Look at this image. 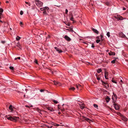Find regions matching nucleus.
I'll return each mask as SVG.
<instances>
[{
  "label": "nucleus",
  "mask_w": 128,
  "mask_h": 128,
  "mask_svg": "<svg viewBox=\"0 0 128 128\" xmlns=\"http://www.w3.org/2000/svg\"><path fill=\"white\" fill-rule=\"evenodd\" d=\"M5 116L8 120H10L12 121L16 122L19 118L16 116H13L12 117L10 116L8 117V116Z\"/></svg>",
  "instance_id": "obj_1"
},
{
  "label": "nucleus",
  "mask_w": 128,
  "mask_h": 128,
  "mask_svg": "<svg viewBox=\"0 0 128 128\" xmlns=\"http://www.w3.org/2000/svg\"><path fill=\"white\" fill-rule=\"evenodd\" d=\"M35 3L37 6L40 7L42 6L43 4L42 2L38 0H35Z\"/></svg>",
  "instance_id": "obj_2"
},
{
  "label": "nucleus",
  "mask_w": 128,
  "mask_h": 128,
  "mask_svg": "<svg viewBox=\"0 0 128 128\" xmlns=\"http://www.w3.org/2000/svg\"><path fill=\"white\" fill-rule=\"evenodd\" d=\"M80 117L81 119L83 120V121L86 120L88 122H90V121L89 119L87 118L86 117L83 116H80Z\"/></svg>",
  "instance_id": "obj_3"
},
{
  "label": "nucleus",
  "mask_w": 128,
  "mask_h": 128,
  "mask_svg": "<svg viewBox=\"0 0 128 128\" xmlns=\"http://www.w3.org/2000/svg\"><path fill=\"white\" fill-rule=\"evenodd\" d=\"M101 81L102 83V85L104 86L105 88H107L109 87V85L107 82H104L102 80Z\"/></svg>",
  "instance_id": "obj_4"
},
{
  "label": "nucleus",
  "mask_w": 128,
  "mask_h": 128,
  "mask_svg": "<svg viewBox=\"0 0 128 128\" xmlns=\"http://www.w3.org/2000/svg\"><path fill=\"white\" fill-rule=\"evenodd\" d=\"M114 106L116 110H118L119 109L120 106L118 104L114 103Z\"/></svg>",
  "instance_id": "obj_5"
},
{
  "label": "nucleus",
  "mask_w": 128,
  "mask_h": 128,
  "mask_svg": "<svg viewBox=\"0 0 128 128\" xmlns=\"http://www.w3.org/2000/svg\"><path fill=\"white\" fill-rule=\"evenodd\" d=\"M54 48L56 50V51H57L58 52V53H60L62 52V50H60L58 48L56 47H54Z\"/></svg>",
  "instance_id": "obj_6"
},
{
  "label": "nucleus",
  "mask_w": 128,
  "mask_h": 128,
  "mask_svg": "<svg viewBox=\"0 0 128 128\" xmlns=\"http://www.w3.org/2000/svg\"><path fill=\"white\" fill-rule=\"evenodd\" d=\"M116 18L118 19V20H122L124 19L123 18L122 16L120 15H118Z\"/></svg>",
  "instance_id": "obj_7"
},
{
  "label": "nucleus",
  "mask_w": 128,
  "mask_h": 128,
  "mask_svg": "<svg viewBox=\"0 0 128 128\" xmlns=\"http://www.w3.org/2000/svg\"><path fill=\"white\" fill-rule=\"evenodd\" d=\"M46 9H47V11L48 12V10H49V8L47 6H46L44 7L41 8L40 10L42 11H43L44 10Z\"/></svg>",
  "instance_id": "obj_8"
},
{
  "label": "nucleus",
  "mask_w": 128,
  "mask_h": 128,
  "mask_svg": "<svg viewBox=\"0 0 128 128\" xmlns=\"http://www.w3.org/2000/svg\"><path fill=\"white\" fill-rule=\"evenodd\" d=\"M119 114L120 115H121V116H122V118L123 120L125 121H126L127 120V118L126 117L124 116H123L120 113H119Z\"/></svg>",
  "instance_id": "obj_9"
},
{
  "label": "nucleus",
  "mask_w": 128,
  "mask_h": 128,
  "mask_svg": "<svg viewBox=\"0 0 128 128\" xmlns=\"http://www.w3.org/2000/svg\"><path fill=\"white\" fill-rule=\"evenodd\" d=\"M65 39L68 41H70L71 40V39L68 36L66 35L64 37Z\"/></svg>",
  "instance_id": "obj_10"
},
{
  "label": "nucleus",
  "mask_w": 128,
  "mask_h": 128,
  "mask_svg": "<svg viewBox=\"0 0 128 128\" xmlns=\"http://www.w3.org/2000/svg\"><path fill=\"white\" fill-rule=\"evenodd\" d=\"M48 12L47 11V9H46L43 11V13L45 15H48Z\"/></svg>",
  "instance_id": "obj_11"
},
{
  "label": "nucleus",
  "mask_w": 128,
  "mask_h": 128,
  "mask_svg": "<svg viewBox=\"0 0 128 128\" xmlns=\"http://www.w3.org/2000/svg\"><path fill=\"white\" fill-rule=\"evenodd\" d=\"M108 73L107 72L105 71L104 72V76L105 78L107 80L108 79Z\"/></svg>",
  "instance_id": "obj_12"
},
{
  "label": "nucleus",
  "mask_w": 128,
  "mask_h": 128,
  "mask_svg": "<svg viewBox=\"0 0 128 128\" xmlns=\"http://www.w3.org/2000/svg\"><path fill=\"white\" fill-rule=\"evenodd\" d=\"M92 30L94 33L97 34H98L99 32L93 28L92 29Z\"/></svg>",
  "instance_id": "obj_13"
},
{
  "label": "nucleus",
  "mask_w": 128,
  "mask_h": 128,
  "mask_svg": "<svg viewBox=\"0 0 128 128\" xmlns=\"http://www.w3.org/2000/svg\"><path fill=\"white\" fill-rule=\"evenodd\" d=\"M14 107H13L12 105H10L9 107V109L11 110V111H12L13 110V108Z\"/></svg>",
  "instance_id": "obj_14"
},
{
  "label": "nucleus",
  "mask_w": 128,
  "mask_h": 128,
  "mask_svg": "<svg viewBox=\"0 0 128 128\" xmlns=\"http://www.w3.org/2000/svg\"><path fill=\"white\" fill-rule=\"evenodd\" d=\"M106 101L107 102H108L110 101V98H109V97L107 96L106 97Z\"/></svg>",
  "instance_id": "obj_15"
},
{
  "label": "nucleus",
  "mask_w": 128,
  "mask_h": 128,
  "mask_svg": "<svg viewBox=\"0 0 128 128\" xmlns=\"http://www.w3.org/2000/svg\"><path fill=\"white\" fill-rule=\"evenodd\" d=\"M120 36L124 38V37H126L125 35L124 34L122 33H120Z\"/></svg>",
  "instance_id": "obj_16"
},
{
  "label": "nucleus",
  "mask_w": 128,
  "mask_h": 128,
  "mask_svg": "<svg viewBox=\"0 0 128 128\" xmlns=\"http://www.w3.org/2000/svg\"><path fill=\"white\" fill-rule=\"evenodd\" d=\"M54 84L55 85H60V83L58 82H56L55 81H54Z\"/></svg>",
  "instance_id": "obj_17"
},
{
  "label": "nucleus",
  "mask_w": 128,
  "mask_h": 128,
  "mask_svg": "<svg viewBox=\"0 0 128 128\" xmlns=\"http://www.w3.org/2000/svg\"><path fill=\"white\" fill-rule=\"evenodd\" d=\"M3 10L2 8H0V18H1V16L2 14V13L3 12Z\"/></svg>",
  "instance_id": "obj_18"
},
{
  "label": "nucleus",
  "mask_w": 128,
  "mask_h": 128,
  "mask_svg": "<svg viewBox=\"0 0 128 128\" xmlns=\"http://www.w3.org/2000/svg\"><path fill=\"white\" fill-rule=\"evenodd\" d=\"M76 87L78 89H79V88H80V89H81V88L82 87V86L80 85V84H78V85H76Z\"/></svg>",
  "instance_id": "obj_19"
},
{
  "label": "nucleus",
  "mask_w": 128,
  "mask_h": 128,
  "mask_svg": "<svg viewBox=\"0 0 128 128\" xmlns=\"http://www.w3.org/2000/svg\"><path fill=\"white\" fill-rule=\"evenodd\" d=\"M47 108L48 110H50L51 112H52L54 111L53 109L51 108L48 107Z\"/></svg>",
  "instance_id": "obj_20"
},
{
  "label": "nucleus",
  "mask_w": 128,
  "mask_h": 128,
  "mask_svg": "<svg viewBox=\"0 0 128 128\" xmlns=\"http://www.w3.org/2000/svg\"><path fill=\"white\" fill-rule=\"evenodd\" d=\"M113 96H114V97H115L116 99L117 98V96L116 95V94H114V93H113V96H112V99L113 100Z\"/></svg>",
  "instance_id": "obj_21"
},
{
  "label": "nucleus",
  "mask_w": 128,
  "mask_h": 128,
  "mask_svg": "<svg viewBox=\"0 0 128 128\" xmlns=\"http://www.w3.org/2000/svg\"><path fill=\"white\" fill-rule=\"evenodd\" d=\"M84 104H83L82 105L80 106V108L81 109H83L84 108Z\"/></svg>",
  "instance_id": "obj_22"
},
{
  "label": "nucleus",
  "mask_w": 128,
  "mask_h": 128,
  "mask_svg": "<svg viewBox=\"0 0 128 128\" xmlns=\"http://www.w3.org/2000/svg\"><path fill=\"white\" fill-rule=\"evenodd\" d=\"M108 54L110 55H115V53H114L113 52H112V53H110L109 52Z\"/></svg>",
  "instance_id": "obj_23"
},
{
  "label": "nucleus",
  "mask_w": 128,
  "mask_h": 128,
  "mask_svg": "<svg viewBox=\"0 0 128 128\" xmlns=\"http://www.w3.org/2000/svg\"><path fill=\"white\" fill-rule=\"evenodd\" d=\"M94 106L95 108L98 109V105L96 104H94Z\"/></svg>",
  "instance_id": "obj_24"
},
{
  "label": "nucleus",
  "mask_w": 128,
  "mask_h": 128,
  "mask_svg": "<svg viewBox=\"0 0 128 128\" xmlns=\"http://www.w3.org/2000/svg\"><path fill=\"white\" fill-rule=\"evenodd\" d=\"M36 110L39 113H40L41 112V110L38 108H36Z\"/></svg>",
  "instance_id": "obj_25"
},
{
  "label": "nucleus",
  "mask_w": 128,
  "mask_h": 128,
  "mask_svg": "<svg viewBox=\"0 0 128 128\" xmlns=\"http://www.w3.org/2000/svg\"><path fill=\"white\" fill-rule=\"evenodd\" d=\"M102 70L100 69H98L97 70V72L98 73H100L102 71Z\"/></svg>",
  "instance_id": "obj_26"
},
{
  "label": "nucleus",
  "mask_w": 128,
  "mask_h": 128,
  "mask_svg": "<svg viewBox=\"0 0 128 128\" xmlns=\"http://www.w3.org/2000/svg\"><path fill=\"white\" fill-rule=\"evenodd\" d=\"M20 38L18 36H17L16 38V39L17 40H19Z\"/></svg>",
  "instance_id": "obj_27"
},
{
  "label": "nucleus",
  "mask_w": 128,
  "mask_h": 128,
  "mask_svg": "<svg viewBox=\"0 0 128 128\" xmlns=\"http://www.w3.org/2000/svg\"><path fill=\"white\" fill-rule=\"evenodd\" d=\"M106 35L108 38H109L110 36V32H107L106 34Z\"/></svg>",
  "instance_id": "obj_28"
},
{
  "label": "nucleus",
  "mask_w": 128,
  "mask_h": 128,
  "mask_svg": "<svg viewBox=\"0 0 128 128\" xmlns=\"http://www.w3.org/2000/svg\"><path fill=\"white\" fill-rule=\"evenodd\" d=\"M105 4H106L108 6H109L110 5V3L109 2H106Z\"/></svg>",
  "instance_id": "obj_29"
},
{
  "label": "nucleus",
  "mask_w": 128,
  "mask_h": 128,
  "mask_svg": "<svg viewBox=\"0 0 128 128\" xmlns=\"http://www.w3.org/2000/svg\"><path fill=\"white\" fill-rule=\"evenodd\" d=\"M25 2L26 4L28 5L29 6H30V3H28L26 2Z\"/></svg>",
  "instance_id": "obj_30"
},
{
  "label": "nucleus",
  "mask_w": 128,
  "mask_h": 128,
  "mask_svg": "<svg viewBox=\"0 0 128 128\" xmlns=\"http://www.w3.org/2000/svg\"><path fill=\"white\" fill-rule=\"evenodd\" d=\"M75 89V88L74 87H72L70 88V90H74Z\"/></svg>",
  "instance_id": "obj_31"
},
{
  "label": "nucleus",
  "mask_w": 128,
  "mask_h": 128,
  "mask_svg": "<svg viewBox=\"0 0 128 128\" xmlns=\"http://www.w3.org/2000/svg\"><path fill=\"white\" fill-rule=\"evenodd\" d=\"M116 60H112V61L111 62L112 63L114 64V63H115Z\"/></svg>",
  "instance_id": "obj_32"
},
{
  "label": "nucleus",
  "mask_w": 128,
  "mask_h": 128,
  "mask_svg": "<svg viewBox=\"0 0 128 128\" xmlns=\"http://www.w3.org/2000/svg\"><path fill=\"white\" fill-rule=\"evenodd\" d=\"M103 36L102 35H100V39L102 41L103 40Z\"/></svg>",
  "instance_id": "obj_33"
},
{
  "label": "nucleus",
  "mask_w": 128,
  "mask_h": 128,
  "mask_svg": "<svg viewBox=\"0 0 128 128\" xmlns=\"http://www.w3.org/2000/svg\"><path fill=\"white\" fill-rule=\"evenodd\" d=\"M10 70H14V68L12 66H10Z\"/></svg>",
  "instance_id": "obj_34"
},
{
  "label": "nucleus",
  "mask_w": 128,
  "mask_h": 128,
  "mask_svg": "<svg viewBox=\"0 0 128 128\" xmlns=\"http://www.w3.org/2000/svg\"><path fill=\"white\" fill-rule=\"evenodd\" d=\"M23 14V11L22 10L20 11V14L21 15H22Z\"/></svg>",
  "instance_id": "obj_35"
},
{
  "label": "nucleus",
  "mask_w": 128,
  "mask_h": 128,
  "mask_svg": "<svg viewBox=\"0 0 128 128\" xmlns=\"http://www.w3.org/2000/svg\"><path fill=\"white\" fill-rule=\"evenodd\" d=\"M100 41V40H96V42L97 43H98Z\"/></svg>",
  "instance_id": "obj_36"
},
{
  "label": "nucleus",
  "mask_w": 128,
  "mask_h": 128,
  "mask_svg": "<svg viewBox=\"0 0 128 128\" xmlns=\"http://www.w3.org/2000/svg\"><path fill=\"white\" fill-rule=\"evenodd\" d=\"M112 82H113V83H116V84L117 83V82H116L115 80H112Z\"/></svg>",
  "instance_id": "obj_37"
},
{
  "label": "nucleus",
  "mask_w": 128,
  "mask_h": 128,
  "mask_svg": "<svg viewBox=\"0 0 128 128\" xmlns=\"http://www.w3.org/2000/svg\"><path fill=\"white\" fill-rule=\"evenodd\" d=\"M20 57H18V58H15V60H17V59H18V60H20Z\"/></svg>",
  "instance_id": "obj_38"
},
{
  "label": "nucleus",
  "mask_w": 128,
  "mask_h": 128,
  "mask_svg": "<svg viewBox=\"0 0 128 128\" xmlns=\"http://www.w3.org/2000/svg\"><path fill=\"white\" fill-rule=\"evenodd\" d=\"M73 16H72V17H71V18H70V20H71L74 21V20H73Z\"/></svg>",
  "instance_id": "obj_39"
},
{
  "label": "nucleus",
  "mask_w": 128,
  "mask_h": 128,
  "mask_svg": "<svg viewBox=\"0 0 128 128\" xmlns=\"http://www.w3.org/2000/svg\"><path fill=\"white\" fill-rule=\"evenodd\" d=\"M53 102L55 104H57L58 102L57 101L54 100H53Z\"/></svg>",
  "instance_id": "obj_40"
},
{
  "label": "nucleus",
  "mask_w": 128,
  "mask_h": 128,
  "mask_svg": "<svg viewBox=\"0 0 128 128\" xmlns=\"http://www.w3.org/2000/svg\"><path fill=\"white\" fill-rule=\"evenodd\" d=\"M18 45H17V46L18 47L20 48V44H18Z\"/></svg>",
  "instance_id": "obj_41"
},
{
  "label": "nucleus",
  "mask_w": 128,
  "mask_h": 128,
  "mask_svg": "<svg viewBox=\"0 0 128 128\" xmlns=\"http://www.w3.org/2000/svg\"><path fill=\"white\" fill-rule=\"evenodd\" d=\"M110 110L112 111V112H114L115 111L113 110V109L111 108H110Z\"/></svg>",
  "instance_id": "obj_42"
},
{
  "label": "nucleus",
  "mask_w": 128,
  "mask_h": 128,
  "mask_svg": "<svg viewBox=\"0 0 128 128\" xmlns=\"http://www.w3.org/2000/svg\"><path fill=\"white\" fill-rule=\"evenodd\" d=\"M34 62H35L36 63V64H38V61L36 60H35Z\"/></svg>",
  "instance_id": "obj_43"
},
{
  "label": "nucleus",
  "mask_w": 128,
  "mask_h": 128,
  "mask_svg": "<svg viewBox=\"0 0 128 128\" xmlns=\"http://www.w3.org/2000/svg\"><path fill=\"white\" fill-rule=\"evenodd\" d=\"M65 11H66V14H67L68 13V10H67V9H66V10Z\"/></svg>",
  "instance_id": "obj_44"
},
{
  "label": "nucleus",
  "mask_w": 128,
  "mask_h": 128,
  "mask_svg": "<svg viewBox=\"0 0 128 128\" xmlns=\"http://www.w3.org/2000/svg\"><path fill=\"white\" fill-rule=\"evenodd\" d=\"M54 123L53 122H51L50 123H49V124H52V125H54Z\"/></svg>",
  "instance_id": "obj_45"
},
{
  "label": "nucleus",
  "mask_w": 128,
  "mask_h": 128,
  "mask_svg": "<svg viewBox=\"0 0 128 128\" xmlns=\"http://www.w3.org/2000/svg\"><path fill=\"white\" fill-rule=\"evenodd\" d=\"M44 90L41 89L40 90V92H43L44 91Z\"/></svg>",
  "instance_id": "obj_46"
},
{
  "label": "nucleus",
  "mask_w": 128,
  "mask_h": 128,
  "mask_svg": "<svg viewBox=\"0 0 128 128\" xmlns=\"http://www.w3.org/2000/svg\"><path fill=\"white\" fill-rule=\"evenodd\" d=\"M20 24L21 26H22V25L23 24V23L22 22H20Z\"/></svg>",
  "instance_id": "obj_47"
},
{
  "label": "nucleus",
  "mask_w": 128,
  "mask_h": 128,
  "mask_svg": "<svg viewBox=\"0 0 128 128\" xmlns=\"http://www.w3.org/2000/svg\"><path fill=\"white\" fill-rule=\"evenodd\" d=\"M97 79L98 80H100V78L99 77H97Z\"/></svg>",
  "instance_id": "obj_48"
},
{
  "label": "nucleus",
  "mask_w": 128,
  "mask_h": 128,
  "mask_svg": "<svg viewBox=\"0 0 128 128\" xmlns=\"http://www.w3.org/2000/svg\"><path fill=\"white\" fill-rule=\"evenodd\" d=\"M91 47H92L93 48H94V44H92Z\"/></svg>",
  "instance_id": "obj_49"
},
{
  "label": "nucleus",
  "mask_w": 128,
  "mask_h": 128,
  "mask_svg": "<svg viewBox=\"0 0 128 128\" xmlns=\"http://www.w3.org/2000/svg\"><path fill=\"white\" fill-rule=\"evenodd\" d=\"M46 126L48 128H52V127H51V126L50 127L49 126Z\"/></svg>",
  "instance_id": "obj_50"
},
{
  "label": "nucleus",
  "mask_w": 128,
  "mask_h": 128,
  "mask_svg": "<svg viewBox=\"0 0 128 128\" xmlns=\"http://www.w3.org/2000/svg\"><path fill=\"white\" fill-rule=\"evenodd\" d=\"M26 106V107L28 108H30V106H27V105H26V106Z\"/></svg>",
  "instance_id": "obj_51"
},
{
  "label": "nucleus",
  "mask_w": 128,
  "mask_h": 128,
  "mask_svg": "<svg viewBox=\"0 0 128 128\" xmlns=\"http://www.w3.org/2000/svg\"><path fill=\"white\" fill-rule=\"evenodd\" d=\"M96 38L98 39H100V37L99 36H98L96 37Z\"/></svg>",
  "instance_id": "obj_52"
},
{
  "label": "nucleus",
  "mask_w": 128,
  "mask_h": 128,
  "mask_svg": "<svg viewBox=\"0 0 128 128\" xmlns=\"http://www.w3.org/2000/svg\"><path fill=\"white\" fill-rule=\"evenodd\" d=\"M5 41H2V44H4L5 43Z\"/></svg>",
  "instance_id": "obj_53"
},
{
  "label": "nucleus",
  "mask_w": 128,
  "mask_h": 128,
  "mask_svg": "<svg viewBox=\"0 0 128 128\" xmlns=\"http://www.w3.org/2000/svg\"><path fill=\"white\" fill-rule=\"evenodd\" d=\"M56 124L54 123L53 125L54 126H56Z\"/></svg>",
  "instance_id": "obj_54"
},
{
  "label": "nucleus",
  "mask_w": 128,
  "mask_h": 128,
  "mask_svg": "<svg viewBox=\"0 0 128 128\" xmlns=\"http://www.w3.org/2000/svg\"><path fill=\"white\" fill-rule=\"evenodd\" d=\"M30 107V108H31V107H33V106L32 105H31L30 106H29Z\"/></svg>",
  "instance_id": "obj_55"
},
{
  "label": "nucleus",
  "mask_w": 128,
  "mask_h": 128,
  "mask_svg": "<svg viewBox=\"0 0 128 128\" xmlns=\"http://www.w3.org/2000/svg\"><path fill=\"white\" fill-rule=\"evenodd\" d=\"M60 125L58 124H56V126H58Z\"/></svg>",
  "instance_id": "obj_56"
},
{
  "label": "nucleus",
  "mask_w": 128,
  "mask_h": 128,
  "mask_svg": "<svg viewBox=\"0 0 128 128\" xmlns=\"http://www.w3.org/2000/svg\"><path fill=\"white\" fill-rule=\"evenodd\" d=\"M126 10V8H123V10Z\"/></svg>",
  "instance_id": "obj_57"
},
{
  "label": "nucleus",
  "mask_w": 128,
  "mask_h": 128,
  "mask_svg": "<svg viewBox=\"0 0 128 128\" xmlns=\"http://www.w3.org/2000/svg\"><path fill=\"white\" fill-rule=\"evenodd\" d=\"M83 43H84V44H87V43H86V42H83Z\"/></svg>",
  "instance_id": "obj_58"
},
{
  "label": "nucleus",
  "mask_w": 128,
  "mask_h": 128,
  "mask_svg": "<svg viewBox=\"0 0 128 128\" xmlns=\"http://www.w3.org/2000/svg\"><path fill=\"white\" fill-rule=\"evenodd\" d=\"M26 97V96H25V94H24V98H25Z\"/></svg>",
  "instance_id": "obj_59"
},
{
  "label": "nucleus",
  "mask_w": 128,
  "mask_h": 128,
  "mask_svg": "<svg viewBox=\"0 0 128 128\" xmlns=\"http://www.w3.org/2000/svg\"><path fill=\"white\" fill-rule=\"evenodd\" d=\"M6 3H8V1H6Z\"/></svg>",
  "instance_id": "obj_60"
},
{
  "label": "nucleus",
  "mask_w": 128,
  "mask_h": 128,
  "mask_svg": "<svg viewBox=\"0 0 128 128\" xmlns=\"http://www.w3.org/2000/svg\"><path fill=\"white\" fill-rule=\"evenodd\" d=\"M120 82H123V81L122 80H120Z\"/></svg>",
  "instance_id": "obj_61"
},
{
  "label": "nucleus",
  "mask_w": 128,
  "mask_h": 128,
  "mask_svg": "<svg viewBox=\"0 0 128 128\" xmlns=\"http://www.w3.org/2000/svg\"><path fill=\"white\" fill-rule=\"evenodd\" d=\"M0 22H3L1 20H0Z\"/></svg>",
  "instance_id": "obj_62"
},
{
  "label": "nucleus",
  "mask_w": 128,
  "mask_h": 128,
  "mask_svg": "<svg viewBox=\"0 0 128 128\" xmlns=\"http://www.w3.org/2000/svg\"><path fill=\"white\" fill-rule=\"evenodd\" d=\"M60 114V112H58V114Z\"/></svg>",
  "instance_id": "obj_63"
},
{
  "label": "nucleus",
  "mask_w": 128,
  "mask_h": 128,
  "mask_svg": "<svg viewBox=\"0 0 128 128\" xmlns=\"http://www.w3.org/2000/svg\"><path fill=\"white\" fill-rule=\"evenodd\" d=\"M52 74H53V72H52Z\"/></svg>",
  "instance_id": "obj_64"
}]
</instances>
